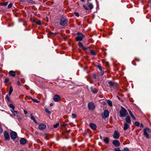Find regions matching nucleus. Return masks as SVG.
<instances>
[{"label":"nucleus","instance_id":"nucleus-1","mask_svg":"<svg viewBox=\"0 0 151 151\" xmlns=\"http://www.w3.org/2000/svg\"><path fill=\"white\" fill-rule=\"evenodd\" d=\"M120 117H124L128 115V113L126 109L123 107H122V109L120 111Z\"/></svg>","mask_w":151,"mask_h":151},{"label":"nucleus","instance_id":"nucleus-2","mask_svg":"<svg viewBox=\"0 0 151 151\" xmlns=\"http://www.w3.org/2000/svg\"><path fill=\"white\" fill-rule=\"evenodd\" d=\"M68 20L65 17H61L60 24L62 26H66L67 25Z\"/></svg>","mask_w":151,"mask_h":151},{"label":"nucleus","instance_id":"nucleus-3","mask_svg":"<svg viewBox=\"0 0 151 151\" xmlns=\"http://www.w3.org/2000/svg\"><path fill=\"white\" fill-rule=\"evenodd\" d=\"M144 135L147 139H150V137L148 134V132H151L150 129L148 128H145L144 129Z\"/></svg>","mask_w":151,"mask_h":151},{"label":"nucleus","instance_id":"nucleus-4","mask_svg":"<svg viewBox=\"0 0 151 151\" xmlns=\"http://www.w3.org/2000/svg\"><path fill=\"white\" fill-rule=\"evenodd\" d=\"M10 136L12 139H14L17 137V133L14 131H12L10 133Z\"/></svg>","mask_w":151,"mask_h":151},{"label":"nucleus","instance_id":"nucleus-5","mask_svg":"<svg viewBox=\"0 0 151 151\" xmlns=\"http://www.w3.org/2000/svg\"><path fill=\"white\" fill-rule=\"evenodd\" d=\"M88 109L91 110H93L95 108V106L93 103L90 102L88 104Z\"/></svg>","mask_w":151,"mask_h":151},{"label":"nucleus","instance_id":"nucleus-6","mask_svg":"<svg viewBox=\"0 0 151 151\" xmlns=\"http://www.w3.org/2000/svg\"><path fill=\"white\" fill-rule=\"evenodd\" d=\"M46 125L44 123H41L38 126V129L41 130H44L46 128Z\"/></svg>","mask_w":151,"mask_h":151},{"label":"nucleus","instance_id":"nucleus-7","mask_svg":"<svg viewBox=\"0 0 151 151\" xmlns=\"http://www.w3.org/2000/svg\"><path fill=\"white\" fill-rule=\"evenodd\" d=\"M78 36L76 37V39L77 41H81L84 37V35L82 33H78Z\"/></svg>","mask_w":151,"mask_h":151},{"label":"nucleus","instance_id":"nucleus-8","mask_svg":"<svg viewBox=\"0 0 151 151\" xmlns=\"http://www.w3.org/2000/svg\"><path fill=\"white\" fill-rule=\"evenodd\" d=\"M120 137V134L118 132L115 130L114 132L113 137L114 139H117L119 138Z\"/></svg>","mask_w":151,"mask_h":151},{"label":"nucleus","instance_id":"nucleus-9","mask_svg":"<svg viewBox=\"0 0 151 151\" xmlns=\"http://www.w3.org/2000/svg\"><path fill=\"white\" fill-rule=\"evenodd\" d=\"M109 115V113L108 110L105 109L104 110L102 117L103 118L105 119L108 117Z\"/></svg>","mask_w":151,"mask_h":151},{"label":"nucleus","instance_id":"nucleus-10","mask_svg":"<svg viewBox=\"0 0 151 151\" xmlns=\"http://www.w3.org/2000/svg\"><path fill=\"white\" fill-rule=\"evenodd\" d=\"M60 98V96L58 94L55 95L53 98L54 101L55 102H58L59 101Z\"/></svg>","mask_w":151,"mask_h":151},{"label":"nucleus","instance_id":"nucleus-11","mask_svg":"<svg viewBox=\"0 0 151 151\" xmlns=\"http://www.w3.org/2000/svg\"><path fill=\"white\" fill-rule=\"evenodd\" d=\"M4 135L5 140H9L10 139V137L8 133L7 132L5 131L4 132Z\"/></svg>","mask_w":151,"mask_h":151},{"label":"nucleus","instance_id":"nucleus-12","mask_svg":"<svg viewBox=\"0 0 151 151\" xmlns=\"http://www.w3.org/2000/svg\"><path fill=\"white\" fill-rule=\"evenodd\" d=\"M112 143L115 147H118L120 145L119 141L116 140H113L112 142Z\"/></svg>","mask_w":151,"mask_h":151},{"label":"nucleus","instance_id":"nucleus-13","mask_svg":"<svg viewBox=\"0 0 151 151\" xmlns=\"http://www.w3.org/2000/svg\"><path fill=\"white\" fill-rule=\"evenodd\" d=\"M125 120L127 123H128L129 124H130L131 123V120L129 116L128 115L127 116L126 119Z\"/></svg>","mask_w":151,"mask_h":151},{"label":"nucleus","instance_id":"nucleus-14","mask_svg":"<svg viewBox=\"0 0 151 151\" xmlns=\"http://www.w3.org/2000/svg\"><path fill=\"white\" fill-rule=\"evenodd\" d=\"M90 127L91 129L93 130L96 129V126L95 124L93 123H91L89 124Z\"/></svg>","mask_w":151,"mask_h":151},{"label":"nucleus","instance_id":"nucleus-15","mask_svg":"<svg viewBox=\"0 0 151 151\" xmlns=\"http://www.w3.org/2000/svg\"><path fill=\"white\" fill-rule=\"evenodd\" d=\"M20 143L22 145H24L27 142L26 140L24 138H21L20 140Z\"/></svg>","mask_w":151,"mask_h":151},{"label":"nucleus","instance_id":"nucleus-16","mask_svg":"<svg viewBox=\"0 0 151 151\" xmlns=\"http://www.w3.org/2000/svg\"><path fill=\"white\" fill-rule=\"evenodd\" d=\"M130 124H129L128 123H125L124 124V127H123L124 130L125 131L127 130L129 127Z\"/></svg>","mask_w":151,"mask_h":151},{"label":"nucleus","instance_id":"nucleus-17","mask_svg":"<svg viewBox=\"0 0 151 151\" xmlns=\"http://www.w3.org/2000/svg\"><path fill=\"white\" fill-rule=\"evenodd\" d=\"M129 115L131 116L133 119L134 120H136V118L134 116L133 114H132L131 111L130 110H128Z\"/></svg>","mask_w":151,"mask_h":151},{"label":"nucleus","instance_id":"nucleus-18","mask_svg":"<svg viewBox=\"0 0 151 151\" xmlns=\"http://www.w3.org/2000/svg\"><path fill=\"white\" fill-rule=\"evenodd\" d=\"M90 90L93 93H96L97 92L96 89L94 88H93L91 87L90 88Z\"/></svg>","mask_w":151,"mask_h":151},{"label":"nucleus","instance_id":"nucleus-19","mask_svg":"<svg viewBox=\"0 0 151 151\" xmlns=\"http://www.w3.org/2000/svg\"><path fill=\"white\" fill-rule=\"evenodd\" d=\"M9 74L11 76L13 77L15 76L16 75L15 72L12 70H11L9 71Z\"/></svg>","mask_w":151,"mask_h":151},{"label":"nucleus","instance_id":"nucleus-20","mask_svg":"<svg viewBox=\"0 0 151 151\" xmlns=\"http://www.w3.org/2000/svg\"><path fill=\"white\" fill-rule=\"evenodd\" d=\"M13 91V89L12 88V86H10L9 88V95H10L12 93Z\"/></svg>","mask_w":151,"mask_h":151},{"label":"nucleus","instance_id":"nucleus-21","mask_svg":"<svg viewBox=\"0 0 151 151\" xmlns=\"http://www.w3.org/2000/svg\"><path fill=\"white\" fill-rule=\"evenodd\" d=\"M104 141L105 142L106 144H108L109 143V139L108 137H105L104 139Z\"/></svg>","mask_w":151,"mask_h":151},{"label":"nucleus","instance_id":"nucleus-22","mask_svg":"<svg viewBox=\"0 0 151 151\" xmlns=\"http://www.w3.org/2000/svg\"><path fill=\"white\" fill-rule=\"evenodd\" d=\"M33 22L38 25H41V22L39 20H38L37 21L34 20Z\"/></svg>","mask_w":151,"mask_h":151},{"label":"nucleus","instance_id":"nucleus-23","mask_svg":"<svg viewBox=\"0 0 151 151\" xmlns=\"http://www.w3.org/2000/svg\"><path fill=\"white\" fill-rule=\"evenodd\" d=\"M107 102L109 106H112V102L110 100H107Z\"/></svg>","mask_w":151,"mask_h":151},{"label":"nucleus","instance_id":"nucleus-24","mask_svg":"<svg viewBox=\"0 0 151 151\" xmlns=\"http://www.w3.org/2000/svg\"><path fill=\"white\" fill-rule=\"evenodd\" d=\"M90 53L93 55H96L95 52L93 50H90Z\"/></svg>","mask_w":151,"mask_h":151},{"label":"nucleus","instance_id":"nucleus-25","mask_svg":"<svg viewBox=\"0 0 151 151\" xmlns=\"http://www.w3.org/2000/svg\"><path fill=\"white\" fill-rule=\"evenodd\" d=\"M31 99L34 102L36 103H39L40 101L37 100V99H33L32 98H31Z\"/></svg>","mask_w":151,"mask_h":151},{"label":"nucleus","instance_id":"nucleus-26","mask_svg":"<svg viewBox=\"0 0 151 151\" xmlns=\"http://www.w3.org/2000/svg\"><path fill=\"white\" fill-rule=\"evenodd\" d=\"M88 6L89 8L91 9L93 8V6L91 3L90 4L88 5Z\"/></svg>","mask_w":151,"mask_h":151},{"label":"nucleus","instance_id":"nucleus-27","mask_svg":"<svg viewBox=\"0 0 151 151\" xmlns=\"http://www.w3.org/2000/svg\"><path fill=\"white\" fill-rule=\"evenodd\" d=\"M45 110L46 112L48 113L49 114H51L50 112L49 111V109L47 108H45Z\"/></svg>","mask_w":151,"mask_h":151},{"label":"nucleus","instance_id":"nucleus-28","mask_svg":"<svg viewBox=\"0 0 151 151\" xmlns=\"http://www.w3.org/2000/svg\"><path fill=\"white\" fill-rule=\"evenodd\" d=\"M9 106L12 109H14V106L12 104H10L9 105Z\"/></svg>","mask_w":151,"mask_h":151},{"label":"nucleus","instance_id":"nucleus-29","mask_svg":"<svg viewBox=\"0 0 151 151\" xmlns=\"http://www.w3.org/2000/svg\"><path fill=\"white\" fill-rule=\"evenodd\" d=\"M108 83L111 86H113L114 83L111 81H109Z\"/></svg>","mask_w":151,"mask_h":151},{"label":"nucleus","instance_id":"nucleus-30","mask_svg":"<svg viewBox=\"0 0 151 151\" xmlns=\"http://www.w3.org/2000/svg\"><path fill=\"white\" fill-rule=\"evenodd\" d=\"M134 124L136 126L138 127L139 126L140 124L139 122H135L134 123Z\"/></svg>","mask_w":151,"mask_h":151},{"label":"nucleus","instance_id":"nucleus-31","mask_svg":"<svg viewBox=\"0 0 151 151\" xmlns=\"http://www.w3.org/2000/svg\"><path fill=\"white\" fill-rule=\"evenodd\" d=\"M120 151H129V150L127 147L124 148V149Z\"/></svg>","mask_w":151,"mask_h":151},{"label":"nucleus","instance_id":"nucleus-32","mask_svg":"<svg viewBox=\"0 0 151 151\" xmlns=\"http://www.w3.org/2000/svg\"><path fill=\"white\" fill-rule=\"evenodd\" d=\"M59 125V123H57L56 124L53 125V127L55 128H57Z\"/></svg>","mask_w":151,"mask_h":151},{"label":"nucleus","instance_id":"nucleus-33","mask_svg":"<svg viewBox=\"0 0 151 151\" xmlns=\"http://www.w3.org/2000/svg\"><path fill=\"white\" fill-rule=\"evenodd\" d=\"M6 98L8 101L10 102V98L7 95L6 96Z\"/></svg>","mask_w":151,"mask_h":151},{"label":"nucleus","instance_id":"nucleus-34","mask_svg":"<svg viewBox=\"0 0 151 151\" xmlns=\"http://www.w3.org/2000/svg\"><path fill=\"white\" fill-rule=\"evenodd\" d=\"M78 45L80 47H83V45L82 43L81 42H79L78 43Z\"/></svg>","mask_w":151,"mask_h":151},{"label":"nucleus","instance_id":"nucleus-35","mask_svg":"<svg viewBox=\"0 0 151 151\" xmlns=\"http://www.w3.org/2000/svg\"><path fill=\"white\" fill-rule=\"evenodd\" d=\"M8 4V2H4L2 4V5L4 6H6Z\"/></svg>","mask_w":151,"mask_h":151},{"label":"nucleus","instance_id":"nucleus-36","mask_svg":"<svg viewBox=\"0 0 151 151\" xmlns=\"http://www.w3.org/2000/svg\"><path fill=\"white\" fill-rule=\"evenodd\" d=\"M9 81V79L8 78H6L5 79L4 83H7Z\"/></svg>","mask_w":151,"mask_h":151},{"label":"nucleus","instance_id":"nucleus-37","mask_svg":"<svg viewBox=\"0 0 151 151\" xmlns=\"http://www.w3.org/2000/svg\"><path fill=\"white\" fill-rule=\"evenodd\" d=\"M115 151H120L121 150H120L119 148H116L114 149Z\"/></svg>","mask_w":151,"mask_h":151},{"label":"nucleus","instance_id":"nucleus-38","mask_svg":"<svg viewBox=\"0 0 151 151\" xmlns=\"http://www.w3.org/2000/svg\"><path fill=\"white\" fill-rule=\"evenodd\" d=\"M72 116L73 118H75L76 117V116L75 114H72Z\"/></svg>","mask_w":151,"mask_h":151},{"label":"nucleus","instance_id":"nucleus-39","mask_svg":"<svg viewBox=\"0 0 151 151\" xmlns=\"http://www.w3.org/2000/svg\"><path fill=\"white\" fill-rule=\"evenodd\" d=\"M30 118L33 121L35 120V119L34 117L32 116V114H31V116L30 117Z\"/></svg>","mask_w":151,"mask_h":151},{"label":"nucleus","instance_id":"nucleus-40","mask_svg":"<svg viewBox=\"0 0 151 151\" xmlns=\"http://www.w3.org/2000/svg\"><path fill=\"white\" fill-rule=\"evenodd\" d=\"M12 4H9L8 6V8H11V7H12Z\"/></svg>","mask_w":151,"mask_h":151},{"label":"nucleus","instance_id":"nucleus-41","mask_svg":"<svg viewBox=\"0 0 151 151\" xmlns=\"http://www.w3.org/2000/svg\"><path fill=\"white\" fill-rule=\"evenodd\" d=\"M83 7L86 10H88V8L85 5H83Z\"/></svg>","mask_w":151,"mask_h":151},{"label":"nucleus","instance_id":"nucleus-42","mask_svg":"<svg viewBox=\"0 0 151 151\" xmlns=\"http://www.w3.org/2000/svg\"><path fill=\"white\" fill-rule=\"evenodd\" d=\"M148 5L149 6L151 7V0L149 1L148 3Z\"/></svg>","mask_w":151,"mask_h":151},{"label":"nucleus","instance_id":"nucleus-43","mask_svg":"<svg viewBox=\"0 0 151 151\" xmlns=\"http://www.w3.org/2000/svg\"><path fill=\"white\" fill-rule=\"evenodd\" d=\"M97 67H98V68L100 70H101L102 68H101V66L98 65L97 66Z\"/></svg>","mask_w":151,"mask_h":151},{"label":"nucleus","instance_id":"nucleus-44","mask_svg":"<svg viewBox=\"0 0 151 151\" xmlns=\"http://www.w3.org/2000/svg\"><path fill=\"white\" fill-rule=\"evenodd\" d=\"M15 113L18 114L19 113V112L17 111H15L13 114L14 115H15Z\"/></svg>","mask_w":151,"mask_h":151},{"label":"nucleus","instance_id":"nucleus-45","mask_svg":"<svg viewBox=\"0 0 151 151\" xmlns=\"http://www.w3.org/2000/svg\"><path fill=\"white\" fill-rule=\"evenodd\" d=\"M100 75H103L104 74V71H102V70H100Z\"/></svg>","mask_w":151,"mask_h":151},{"label":"nucleus","instance_id":"nucleus-46","mask_svg":"<svg viewBox=\"0 0 151 151\" xmlns=\"http://www.w3.org/2000/svg\"><path fill=\"white\" fill-rule=\"evenodd\" d=\"M75 16H77V17H78L79 16V14L77 12L75 13Z\"/></svg>","mask_w":151,"mask_h":151},{"label":"nucleus","instance_id":"nucleus-47","mask_svg":"<svg viewBox=\"0 0 151 151\" xmlns=\"http://www.w3.org/2000/svg\"><path fill=\"white\" fill-rule=\"evenodd\" d=\"M17 84L18 85L21 86V84L20 82L18 81L17 82Z\"/></svg>","mask_w":151,"mask_h":151},{"label":"nucleus","instance_id":"nucleus-48","mask_svg":"<svg viewBox=\"0 0 151 151\" xmlns=\"http://www.w3.org/2000/svg\"><path fill=\"white\" fill-rule=\"evenodd\" d=\"M82 48L84 50H86L88 49V47H84L83 46V47H82Z\"/></svg>","mask_w":151,"mask_h":151},{"label":"nucleus","instance_id":"nucleus-49","mask_svg":"<svg viewBox=\"0 0 151 151\" xmlns=\"http://www.w3.org/2000/svg\"><path fill=\"white\" fill-rule=\"evenodd\" d=\"M2 132V129L1 127L0 126V133H1Z\"/></svg>","mask_w":151,"mask_h":151},{"label":"nucleus","instance_id":"nucleus-50","mask_svg":"<svg viewBox=\"0 0 151 151\" xmlns=\"http://www.w3.org/2000/svg\"><path fill=\"white\" fill-rule=\"evenodd\" d=\"M24 112L25 114H26L27 113V111L24 109Z\"/></svg>","mask_w":151,"mask_h":151},{"label":"nucleus","instance_id":"nucleus-51","mask_svg":"<svg viewBox=\"0 0 151 151\" xmlns=\"http://www.w3.org/2000/svg\"><path fill=\"white\" fill-rule=\"evenodd\" d=\"M12 109L11 110V111L12 112V113L13 114V113H14V112L15 111L14 109Z\"/></svg>","mask_w":151,"mask_h":151},{"label":"nucleus","instance_id":"nucleus-52","mask_svg":"<svg viewBox=\"0 0 151 151\" xmlns=\"http://www.w3.org/2000/svg\"><path fill=\"white\" fill-rule=\"evenodd\" d=\"M140 127H141L143 128L144 127L143 124H141L140 125Z\"/></svg>","mask_w":151,"mask_h":151},{"label":"nucleus","instance_id":"nucleus-53","mask_svg":"<svg viewBox=\"0 0 151 151\" xmlns=\"http://www.w3.org/2000/svg\"><path fill=\"white\" fill-rule=\"evenodd\" d=\"M50 34L52 35H54V33L52 32H50Z\"/></svg>","mask_w":151,"mask_h":151},{"label":"nucleus","instance_id":"nucleus-54","mask_svg":"<svg viewBox=\"0 0 151 151\" xmlns=\"http://www.w3.org/2000/svg\"><path fill=\"white\" fill-rule=\"evenodd\" d=\"M50 106H52L53 105V104L52 103H51L50 104Z\"/></svg>","mask_w":151,"mask_h":151},{"label":"nucleus","instance_id":"nucleus-55","mask_svg":"<svg viewBox=\"0 0 151 151\" xmlns=\"http://www.w3.org/2000/svg\"><path fill=\"white\" fill-rule=\"evenodd\" d=\"M33 121L36 124H37L38 123L36 121L35 119V120Z\"/></svg>","mask_w":151,"mask_h":151},{"label":"nucleus","instance_id":"nucleus-56","mask_svg":"<svg viewBox=\"0 0 151 151\" xmlns=\"http://www.w3.org/2000/svg\"><path fill=\"white\" fill-rule=\"evenodd\" d=\"M82 2H84V0H80Z\"/></svg>","mask_w":151,"mask_h":151},{"label":"nucleus","instance_id":"nucleus-57","mask_svg":"<svg viewBox=\"0 0 151 151\" xmlns=\"http://www.w3.org/2000/svg\"><path fill=\"white\" fill-rule=\"evenodd\" d=\"M64 125L65 126H67L68 125V124H65Z\"/></svg>","mask_w":151,"mask_h":151},{"label":"nucleus","instance_id":"nucleus-58","mask_svg":"<svg viewBox=\"0 0 151 151\" xmlns=\"http://www.w3.org/2000/svg\"><path fill=\"white\" fill-rule=\"evenodd\" d=\"M100 138H101V139H102V137H101V135H100Z\"/></svg>","mask_w":151,"mask_h":151},{"label":"nucleus","instance_id":"nucleus-59","mask_svg":"<svg viewBox=\"0 0 151 151\" xmlns=\"http://www.w3.org/2000/svg\"><path fill=\"white\" fill-rule=\"evenodd\" d=\"M21 151H24V150H21Z\"/></svg>","mask_w":151,"mask_h":151},{"label":"nucleus","instance_id":"nucleus-60","mask_svg":"<svg viewBox=\"0 0 151 151\" xmlns=\"http://www.w3.org/2000/svg\"><path fill=\"white\" fill-rule=\"evenodd\" d=\"M91 0H88V1H90Z\"/></svg>","mask_w":151,"mask_h":151},{"label":"nucleus","instance_id":"nucleus-61","mask_svg":"<svg viewBox=\"0 0 151 151\" xmlns=\"http://www.w3.org/2000/svg\"><path fill=\"white\" fill-rule=\"evenodd\" d=\"M31 98H32L31 97H30V99H31Z\"/></svg>","mask_w":151,"mask_h":151},{"label":"nucleus","instance_id":"nucleus-62","mask_svg":"<svg viewBox=\"0 0 151 151\" xmlns=\"http://www.w3.org/2000/svg\"><path fill=\"white\" fill-rule=\"evenodd\" d=\"M118 99H119V97H118Z\"/></svg>","mask_w":151,"mask_h":151}]
</instances>
